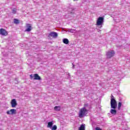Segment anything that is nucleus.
<instances>
[{"instance_id": "f257e3e1", "label": "nucleus", "mask_w": 130, "mask_h": 130, "mask_svg": "<svg viewBox=\"0 0 130 130\" xmlns=\"http://www.w3.org/2000/svg\"><path fill=\"white\" fill-rule=\"evenodd\" d=\"M88 109H85V108H82L79 112V117L80 118H83V117H85L88 114Z\"/></svg>"}, {"instance_id": "f03ea898", "label": "nucleus", "mask_w": 130, "mask_h": 130, "mask_svg": "<svg viewBox=\"0 0 130 130\" xmlns=\"http://www.w3.org/2000/svg\"><path fill=\"white\" fill-rule=\"evenodd\" d=\"M111 108L112 109H116L117 108V102L114 99L113 95H111Z\"/></svg>"}, {"instance_id": "7ed1b4c3", "label": "nucleus", "mask_w": 130, "mask_h": 130, "mask_svg": "<svg viewBox=\"0 0 130 130\" xmlns=\"http://www.w3.org/2000/svg\"><path fill=\"white\" fill-rule=\"evenodd\" d=\"M106 55L108 58H111V57H113L115 55V52L114 50H109L106 52Z\"/></svg>"}, {"instance_id": "20e7f679", "label": "nucleus", "mask_w": 130, "mask_h": 130, "mask_svg": "<svg viewBox=\"0 0 130 130\" xmlns=\"http://www.w3.org/2000/svg\"><path fill=\"white\" fill-rule=\"evenodd\" d=\"M104 23V18L100 17L96 21V25L98 26H102Z\"/></svg>"}, {"instance_id": "39448f33", "label": "nucleus", "mask_w": 130, "mask_h": 130, "mask_svg": "<svg viewBox=\"0 0 130 130\" xmlns=\"http://www.w3.org/2000/svg\"><path fill=\"white\" fill-rule=\"evenodd\" d=\"M7 114L8 115H14L15 114H17V110L12 109L10 110H8L7 111Z\"/></svg>"}, {"instance_id": "423d86ee", "label": "nucleus", "mask_w": 130, "mask_h": 130, "mask_svg": "<svg viewBox=\"0 0 130 130\" xmlns=\"http://www.w3.org/2000/svg\"><path fill=\"white\" fill-rule=\"evenodd\" d=\"M11 105L12 108H16L17 105H18V104L17 103V101L16 100V99L12 100L11 102Z\"/></svg>"}, {"instance_id": "0eeeda50", "label": "nucleus", "mask_w": 130, "mask_h": 130, "mask_svg": "<svg viewBox=\"0 0 130 130\" xmlns=\"http://www.w3.org/2000/svg\"><path fill=\"white\" fill-rule=\"evenodd\" d=\"M0 35H2V36H7L8 35V31L4 28H1Z\"/></svg>"}, {"instance_id": "6e6552de", "label": "nucleus", "mask_w": 130, "mask_h": 130, "mask_svg": "<svg viewBox=\"0 0 130 130\" xmlns=\"http://www.w3.org/2000/svg\"><path fill=\"white\" fill-rule=\"evenodd\" d=\"M49 36H51V37H53V38H57L58 35L56 32L52 31L49 34Z\"/></svg>"}, {"instance_id": "1a4fd4ad", "label": "nucleus", "mask_w": 130, "mask_h": 130, "mask_svg": "<svg viewBox=\"0 0 130 130\" xmlns=\"http://www.w3.org/2000/svg\"><path fill=\"white\" fill-rule=\"evenodd\" d=\"M26 27L27 28L25 29V32H30L32 30V26L30 24L26 23Z\"/></svg>"}, {"instance_id": "9d476101", "label": "nucleus", "mask_w": 130, "mask_h": 130, "mask_svg": "<svg viewBox=\"0 0 130 130\" xmlns=\"http://www.w3.org/2000/svg\"><path fill=\"white\" fill-rule=\"evenodd\" d=\"M34 76V80H38V81H40L41 80V78L40 77V76H39L38 74H35Z\"/></svg>"}, {"instance_id": "9b49d317", "label": "nucleus", "mask_w": 130, "mask_h": 130, "mask_svg": "<svg viewBox=\"0 0 130 130\" xmlns=\"http://www.w3.org/2000/svg\"><path fill=\"white\" fill-rule=\"evenodd\" d=\"M116 110H115V109H111L110 110V113L113 115H115V114H116Z\"/></svg>"}, {"instance_id": "f8f14e48", "label": "nucleus", "mask_w": 130, "mask_h": 130, "mask_svg": "<svg viewBox=\"0 0 130 130\" xmlns=\"http://www.w3.org/2000/svg\"><path fill=\"white\" fill-rule=\"evenodd\" d=\"M69 39H63V43H64V44H69Z\"/></svg>"}, {"instance_id": "ddd939ff", "label": "nucleus", "mask_w": 130, "mask_h": 130, "mask_svg": "<svg viewBox=\"0 0 130 130\" xmlns=\"http://www.w3.org/2000/svg\"><path fill=\"white\" fill-rule=\"evenodd\" d=\"M53 125V121L49 122L48 123L47 127H51Z\"/></svg>"}, {"instance_id": "4468645a", "label": "nucleus", "mask_w": 130, "mask_h": 130, "mask_svg": "<svg viewBox=\"0 0 130 130\" xmlns=\"http://www.w3.org/2000/svg\"><path fill=\"white\" fill-rule=\"evenodd\" d=\"M54 109L56 111H59V110H60V107H59V106H55L54 107Z\"/></svg>"}, {"instance_id": "2eb2a0df", "label": "nucleus", "mask_w": 130, "mask_h": 130, "mask_svg": "<svg viewBox=\"0 0 130 130\" xmlns=\"http://www.w3.org/2000/svg\"><path fill=\"white\" fill-rule=\"evenodd\" d=\"M79 130H85V125L84 124H82L79 128Z\"/></svg>"}, {"instance_id": "dca6fc26", "label": "nucleus", "mask_w": 130, "mask_h": 130, "mask_svg": "<svg viewBox=\"0 0 130 130\" xmlns=\"http://www.w3.org/2000/svg\"><path fill=\"white\" fill-rule=\"evenodd\" d=\"M77 30L75 29L70 28V33H76Z\"/></svg>"}, {"instance_id": "f3484780", "label": "nucleus", "mask_w": 130, "mask_h": 130, "mask_svg": "<svg viewBox=\"0 0 130 130\" xmlns=\"http://www.w3.org/2000/svg\"><path fill=\"white\" fill-rule=\"evenodd\" d=\"M121 102H119L118 104V110H120V108L121 107Z\"/></svg>"}, {"instance_id": "a211bd4d", "label": "nucleus", "mask_w": 130, "mask_h": 130, "mask_svg": "<svg viewBox=\"0 0 130 130\" xmlns=\"http://www.w3.org/2000/svg\"><path fill=\"white\" fill-rule=\"evenodd\" d=\"M52 130H56L57 129V126L56 125H54L51 128Z\"/></svg>"}, {"instance_id": "6ab92c4d", "label": "nucleus", "mask_w": 130, "mask_h": 130, "mask_svg": "<svg viewBox=\"0 0 130 130\" xmlns=\"http://www.w3.org/2000/svg\"><path fill=\"white\" fill-rule=\"evenodd\" d=\"M19 20L17 19H14V23L15 24H19Z\"/></svg>"}, {"instance_id": "aec40b11", "label": "nucleus", "mask_w": 130, "mask_h": 130, "mask_svg": "<svg viewBox=\"0 0 130 130\" xmlns=\"http://www.w3.org/2000/svg\"><path fill=\"white\" fill-rule=\"evenodd\" d=\"M89 105H88V104H85L84 105V107H83V108H85V109H87V108H88Z\"/></svg>"}, {"instance_id": "412c9836", "label": "nucleus", "mask_w": 130, "mask_h": 130, "mask_svg": "<svg viewBox=\"0 0 130 130\" xmlns=\"http://www.w3.org/2000/svg\"><path fill=\"white\" fill-rule=\"evenodd\" d=\"M12 13L13 14H16V13H17V10H16V9H13L12 10Z\"/></svg>"}, {"instance_id": "4be33fe9", "label": "nucleus", "mask_w": 130, "mask_h": 130, "mask_svg": "<svg viewBox=\"0 0 130 130\" xmlns=\"http://www.w3.org/2000/svg\"><path fill=\"white\" fill-rule=\"evenodd\" d=\"M95 130H102L101 128H100V127H96L95 128Z\"/></svg>"}, {"instance_id": "5701e85b", "label": "nucleus", "mask_w": 130, "mask_h": 130, "mask_svg": "<svg viewBox=\"0 0 130 130\" xmlns=\"http://www.w3.org/2000/svg\"><path fill=\"white\" fill-rule=\"evenodd\" d=\"M67 32H71V28H67Z\"/></svg>"}, {"instance_id": "b1692460", "label": "nucleus", "mask_w": 130, "mask_h": 130, "mask_svg": "<svg viewBox=\"0 0 130 130\" xmlns=\"http://www.w3.org/2000/svg\"><path fill=\"white\" fill-rule=\"evenodd\" d=\"M30 77L31 79H33L34 76H33V75L31 74L30 75Z\"/></svg>"}, {"instance_id": "393cba45", "label": "nucleus", "mask_w": 130, "mask_h": 130, "mask_svg": "<svg viewBox=\"0 0 130 130\" xmlns=\"http://www.w3.org/2000/svg\"><path fill=\"white\" fill-rule=\"evenodd\" d=\"M73 64V69H74L75 68V65H74V64Z\"/></svg>"}, {"instance_id": "a878e982", "label": "nucleus", "mask_w": 130, "mask_h": 130, "mask_svg": "<svg viewBox=\"0 0 130 130\" xmlns=\"http://www.w3.org/2000/svg\"><path fill=\"white\" fill-rule=\"evenodd\" d=\"M76 1H78V0H74V2H76Z\"/></svg>"}]
</instances>
